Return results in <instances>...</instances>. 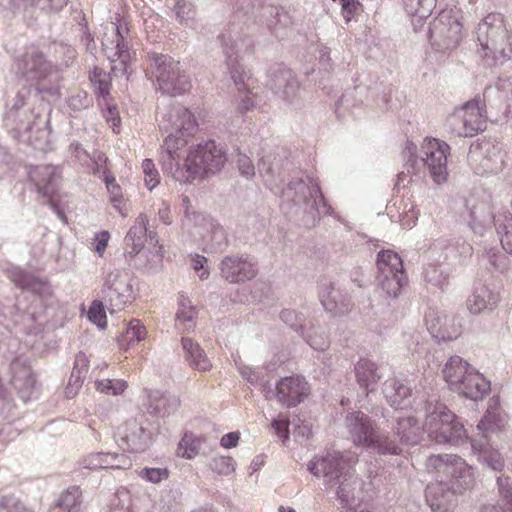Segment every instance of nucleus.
Instances as JSON below:
<instances>
[{"mask_svg":"<svg viewBox=\"0 0 512 512\" xmlns=\"http://www.w3.org/2000/svg\"><path fill=\"white\" fill-rule=\"evenodd\" d=\"M451 147L437 138L427 137L421 145L422 162L434 184L442 186L448 181L447 160Z\"/></svg>","mask_w":512,"mask_h":512,"instance_id":"nucleus-10","label":"nucleus"},{"mask_svg":"<svg viewBox=\"0 0 512 512\" xmlns=\"http://www.w3.org/2000/svg\"><path fill=\"white\" fill-rule=\"evenodd\" d=\"M310 393L309 384L300 376L282 378L276 386V397L287 407L301 403Z\"/></svg>","mask_w":512,"mask_h":512,"instance_id":"nucleus-17","label":"nucleus"},{"mask_svg":"<svg viewBox=\"0 0 512 512\" xmlns=\"http://www.w3.org/2000/svg\"><path fill=\"white\" fill-rule=\"evenodd\" d=\"M289 416L280 413L271 422V428L275 435H277L283 442L289 439Z\"/></svg>","mask_w":512,"mask_h":512,"instance_id":"nucleus-53","label":"nucleus"},{"mask_svg":"<svg viewBox=\"0 0 512 512\" xmlns=\"http://www.w3.org/2000/svg\"><path fill=\"white\" fill-rule=\"evenodd\" d=\"M473 369L461 357L452 356L444 366L443 376L449 387L456 391Z\"/></svg>","mask_w":512,"mask_h":512,"instance_id":"nucleus-28","label":"nucleus"},{"mask_svg":"<svg viewBox=\"0 0 512 512\" xmlns=\"http://www.w3.org/2000/svg\"><path fill=\"white\" fill-rule=\"evenodd\" d=\"M410 388L397 379H389L384 384V395L391 406L402 408L404 400L410 396Z\"/></svg>","mask_w":512,"mask_h":512,"instance_id":"nucleus-32","label":"nucleus"},{"mask_svg":"<svg viewBox=\"0 0 512 512\" xmlns=\"http://www.w3.org/2000/svg\"><path fill=\"white\" fill-rule=\"evenodd\" d=\"M506 423L507 415L501 408L499 397L494 396L490 398L487 411L477 425L479 434L487 440L491 435L502 431Z\"/></svg>","mask_w":512,"mask_h":512,"instance_id":"nucleus-21","label":"nucleus"},{"mask_svg":"<svg viewBox=\"0 0 512 512\" xmlns=\"http://www.w3.org/2000/svg\"><path fill=\"white\" fill-rule=\"evenodd\" d=\"M424 277L427 282L441 289L448 284V275L436 265H429L424 271Z\"/></svg>","mask_w":512,"mask_h":512,"instance_id":"nucleus-51","label":"nucleus"},{"mask_svg":"<svg viewBox=\"0 0 512 512\" xmlns=\"http://www.w3.org/2000/svg\"><path fill=\"white\" fill-rule=\"evenodd\" d=\"M83 463L90 470L128 469L132 466L131 459L124 453H91L85 457Z\"/></svg>","mask_w":512,"mask_h":512,"instance_id":"nucleus-24","label":"nucleus"},{"mask_svg":"<svg viewBox=\"0 0 512 512\" xmlns=\"http://www.w3.org/2000/svg\"><path fill=\"white\" fill-rule=\"evenodd\" d=\"M332 482L329 488L335 490L342 512L354 505H359L360 501L367 497L364 481L352 468L337 475Z\"/></svg>","mask_w":512,"mask_h":512,"instance_id":"nucleus-13","label":"nucleus"},{"mask_svg":"<svg viewBox=\"0 0 512 512\" xmlns=\"http://www.w3.org/2000/svg\"><path fill=\"white\" fill-rule=\"evenodd\" d=\"M178 310L176 313V326L183 327L186 329L193 328L195 326L196 309L191 305V301L188 297L180 295L178 299Z\"/></svg>","mask_w":512,"mask_h":512,"instance_id":"nucleus-37","label":"nucleus"},{"mask_svg":"<svg viewBox=\"0 0 512 512\" xmlns=\"http://www.w3.org/2000/svg\"><path fill=\"white\" fill-rule=\"evenodd\" d=\"M70 151L82 164H86L89 160H93V163L96 165L97 172H100V169L102 168V163H105L107 161V158L102 153L94 155V158L91 159L89 154L86 152V150L82 147V145L79 142L71 143Z\"/></svg>","mask_w":512,"mask_h":512,"instance_id":"nucleus-47","label":"nucleus"},{"mask_svg":"<svg viewBox=\"0 0 512 512\" xmlns=\"http://www.w3.org/2000/svg\"><path fill=\"white\" fill-rule=\"evenodd\" d=\"M406 12L410 15L427 18L436 6V0H402Z\"/></svg>","mask_w":512,"mask_h":512,"instance_id":"nucleus-40","label":"nucleus"},{"mask_svg":"<svg viewBox=\"0 0 512 512\" xmlns=\"http://www.w3.org/2000/svg\"><path fill=\"white\" fill-rule=\"evenodd\" d=\"M111 203L123 217L127 216L128 208L124 200L123 194H116L114 197L111 198Z\"/></svg>","mask_w":512,"mask_h":512,"instance_id":"nucleus-64","label":"nucleus"},{"mask_svg":"<svg viewBox=\"0 0 512 512\" xmlns=\"http://www.w3.org/2000/svg\"><path fill=\"white\" fill-rule=\"evenodd\" d=\"M237 167L240 174L246 179H251L255 176V167L247 155L238 154Z\"/></svg>","mask_w":512,"mask_h":512,"instance_id":"nucleus-57","label":"nucleus"},{"mask_svg":"<svg viewBox=\"0 0 512 512\" xmlns=\"http://www.w3.org/2000/svg\"><path fill=\"white\" fill-rule=\"evenodd\" d=\"M13 69L18 79L31 87L46 78L52 72L53 65L40 49L30 46L15 57Z\"/></svg>","mask_w":512,"mask_h":512,"instance_id":"nucleus-11","label":"nucleus"},{"mask_svg":"<svg viewBox=\"0 0 512 512\" xmlns=\"http://www.w3.org/2000/svg\"><path fill=\"white\" fill-rule=\"evenodd\" d=\"M425 323L430 334L438 341L457 339L462 333L461 319L429 310L425 315Z\"/></svg>","mask_w":512,"mask_h":512,"instance_id":"nucleus-15","label":"nucleus"},{"mask_svg":"<svg viewBox=\"0 0 512 512\" xmlns=\"http://www.w3.org/2000/svg\"><path fill=\"white\" fill-rule=\"evenodd\" d=\"M206 263L207 259L204 256L195 255L192 257V267L197 273H199L201 280L207 279L209 276V271L205 268Z\"/></svg>","mask_w":512,"mask_h":512,"instance_id":"nucleus-60","label":"nucleus"},{"mask_svg":"<svg viewBox=\"0 0 512 512\" xmlns=\"http://www.w3.org/2000/svg\"><path fill=\"white\" fill-rule=\"evenodd\" d=\"M474 453H477L479 460L486 463L494 470H501L504 466L503 459L498 451L493 449L488 443H482L475 439L471 442Z\"/></svg>","mask_w":512,"mask_h":512,"instance_id":"nucleus-33","label":"nucleus"},{"mask_svg":"<svg viewBox=\"0 0 512 512\" xmlns=\"http://www.w3.org/2000/svg\"><path fill=\"white\" fill-rule=\"evenodd\" d=\"M279 161L277 157L271 153L261 157L258 163V170L261 175H267L274 178L275 174L278 173Z\"/></svg>","mask_w":512,"mask_h":512,"instance_id":"nucleus-50","label":"nucleus"},{"mask_svg":"<svg viewBox=\"0 0 512 512\" xmlns=\"http://www.w3.org/2000/svg\"><path fill=\"white\" fill-rule=\"evenodd\" d=\"M0 512H33V510L12 496H3L0 498Z\"/></svg>","mask_w":512,"mask_h":512,"instance_id":"nucleus-55","label":"nucleus"},{"mask_svg":"<svg viewBox=\"0 0 512 512\" xmlns=\"http://www.w3.org/2000/svg\"><path fill=\"white\" fill-rule=\"evenodd\" d=\"M176 20L179 24L189 27H196V9L195 6L188 0H176L173 7Z\"/></svg>","mask_w":512,"mask_h":512,"instance_id":"nucleus-38","label":"nucleus"},{"mask_svg":"<svg viewBox=\"0 0 512 512\" xmlns=\"http://www.w3.org/2000/svg\"><path fill=\"white\" fill-rule=\"evenodd\" d=\"M110 237V233L107 230H103L95 234L93 239L94 250L100 257L104 255Z\"/></svg>","mask_w":512,"mask_h":512,"instance_id":"nucleus-58","label":"nucleus"},{"mask_svg":"<svg viewBox=\"0 0 512 512\" xmlns=\"http://www.w3.org/2000/svg\"><path fill=\"white\" fill-rule=\"evenodd\" d=\"M147 336V329L138 319L129 321L126 330L118 338L121 349L128 350L134 344L143 341Z\"/></svg>","mask_w":512,"mask_h":512,"instance_id":"nucleus-31","label":"nucleus"},{"mask_svg":"<svg viewBox=\"0 0 512 512\" xmlns=\"http://www.w3.org/2000/svg\"><path fill=\"white\" fill-rule=\"evenodd\" d=\"M490 381L475 368L466 376L459 388V394L471 400H480L490 391Z\"/></svg>","mask_w":512,"mask_h":512,"instance_id":"nucleus-27","label":"nucleus"},{"mask_svg":"<svg viewBox=\"0 0 512 512\" xmlns=\"http://www.w3.org/2000/svg\"><path fill=\"white\" fill-rule=\"evenodd\" d=\"M473 41L484 66H502L512 56V34L499 13H489L475 27Z\"/></svg>","mask_w":512,"mask_h":512,"instance_id":"nucleus-4","label":"nucleus"},{"mask_svg":"<svg viewBox=\"0 0 512 512\" xmlns=\"http://www.w3.org/2000/svg\"><path fill=\"white\" fill-rule=\"evenodd\" d=\"M428 466L437 472L451 476V489L442 482L431 483L426 488V500L433 512H452L456 507V494L473 488V468L462 458L454 455H432Z\"/></svg>","mask_w":512,"mask_h":512,"instance_id":"nucleus-2","label":"nucleus"},{"mask_svg":"<svg viewBox=\"0 0 512 512\" xmlns=\"http://www.w3.org/2000/svg\"><path fill=\"white\" fill-rule=\"evenodd\" d=\"M159 127L167 133L160 152L162 167L171 173L175 180L182 182L183 171L179 167L178 150L186 145L187 137L196 131L197 121L185 106L174 104L162 113Z\"/></svg>","mask_w":512,"mask_h":512,"instance_id":"nucleus-3","label":"nucleus"},{"mask_svg":"<svg viewBox=\"0 0 512 512\" xmlns=\"http://www.w3.org/2000/svg\"><path fill=\"white\" fill-rule=\"evenodd\" d=\"M332 293H333V290L332 291H324L321 293L320 297H321L322 305L325 308V310L336 314L338 312L337 303L335 300V296L331 295Z\"/></svg>","mask_w":512,"mask_h":512,"instance_id":"nucleus-61","label":"nucleus"},{"mask_svg":"<svg viewBox=\"0 0 512 512\" xmlns=\"http://www.w3.org/2000/svg\"><path fill=\"white\" fill-rule=\"evenodd\" d=\"M403 158L405 160V169L408 173L416 174L419 164L417 156V147L412 142H407L403 151Z\"/></svg>","mask_w":512,"mask_h":512,"instance_id":"nucleus-54","label":"nucleus"},{"mask_svg":"<svg viewBox=\"0 0 512 512\" xmlns=\"http://www.w3.org/2000/svg\"><path fill=\"white\" fill-rule=\"evenodd\" d=\"M139 477L142 479L151 482L153 484H158L162 480L168 479L170 472L167 468H149L145 467L138 473Z\"/></svg>","mask_w":512,"mask_h":512,"instance_id":"nucleus-52","label":"nucleus"},{"mask_svg":"<svg viewBox=\"0 0 512 512\" xmlns=\"http://www.w3.org/2000/svg\"><path fill=\"white\" fill-rule=\"evenodd\" d=\"M95 92L104 100L110 95V76L101 68L95 67L90 74Z\"/></svg>","mask_w":512,"mask_h":512,"instance_id":"nucleus-44","label":"nucleus"},{"mask_svg":"<svg viewBox=\"0 0 512 512\" xmlns=\"http://www.w3.org/2000/svg\"><path fill=\"white\" fill-rule=\"evenodd\" d=\"M428 411L422 428L412 416L398 417L396 434L400 437L399 444H395L388 437L381 438L373 428L370 418L361 411L348 415L346 425L355 444L372 447L381 454L399 455L404 446L417 444L423 433H427L437 443H457L466 436L463 424L457 421L456 416L445 405L436 404Z\"/></svg>","mask_w":512,"mask_h":512,"instance_id":"nucleus-1","label":"nucleus"},{"mask_svg":"<svg viewBox=\"0 0 512 512\" xmlns=\"http://www.w3.org/2000/svg\"><path fill=\"white\" fill-rule=\"evenodd\" d=\"M355 375L358 384L367 391H373L381 379L376 364L369 359H360L356 363Z\"/></svg>","mask_w":512,"mask_h":512,"instance_id":"nucleus-29","label":"nucleus"},{"mask_svg":"<svg viewBox=\"0 0 512 512\" xmlns=\"http://www.w3.org/2000/svg\"><path fill=\"white\" fill-rule=\"evenodd\" d=\"M226 162V156L223 150L218 147L215 141L199 143L190 151L186 160V174H183L182 182H188L202 177L204 174L216 173L220 171Z\"/></svg>","mask_w":512,"mask_h":512,"instance_id":"nucleus-8","label":"nucleus"},{"mask_svg":"<svg viewBox=\"0 0 512 512\" xmlns=\"http://www.w3.org/2000/svg\"><path fill=\"white\" fill-rule=\"evenodd\" d=\"M500 300V292L494 286L477 283L472 294L466 299V308L471 314L478 315L485 311L494 310Z\"/></svg>","mask_w":512,"mask_h":512,"instance_id":"nucleus-18","label":"nucleus"},{"mask_svg":"<svg viewBox=\"0 0 512 512\" xmlns=\"http://www.w3.org/2000/svg\"><path fill=\"white\" fill-rule=\"evenodd\" d=\"M377 266L381 275L405 273L401 257L391 250L379 252Z\"/></svg>","mask_w":512,"mask_h":512,"instance_id":"nucleus-34","label":"nucleus"},{"mask_svg":"<svg viewBox=\"0 0 512 512\" xmlns=\"http://www.w3.org/2000/svg\"><path fill=\"white\" fill-rule=\"evenodd\" d=\"M29 178L37 192H56L61 180V171L52 165H39L30 169Z\"/></svg>","mask_w":512,"mask_h":512,"instance_id":"nucleus-23","label":"nucleus"},{"mask_svg":"<svg viewBox=\"0 0 512 512\" xmlns=\"http://www.w3.org/2000/svg\"><path fill=\"white\" fill-rule=\"evenodd\" d=\"M300 175L294 177L288 182V189L295 192H321L319 182L308 175L299 173Z\"/></svg>","mask_w":512,"mask_h":512,"instance_id":"nucleus-45","label":"nucleus"},{"mask_svg":"<svg viewBox=\"0 0 512 512\" xmlns=\"http://www.w3.org/2000/svg\"><path fill=\"white\" fill-rule=\"evenodd\" d=\"M359 2L357 0H345L341 3V12L346 21H350L354 16Z\"/></svg>","mask_w":512,"mask_h":512,"instance_id":"nucleus-62","label":"nucleus"},{"mask_svg":"<svg viewBox=\"0 0 512 512\" xmlns=\"http://www.w3.org/2000/svg\"><path fill=\"white\" fill-rule=\"evenodd\" d=\"M114 437L119 446L129 452L143 451L148 444V434L136 420L130 419L116 428Z\"/></svg>","mask_w":512,"mask_h":512,"instance_id":"nucleus-16","label":"nucleus"},{"mask_svg":"<svg viewBox=\"0 0 512 512\" xmlns=\"http://www.w3.org/2000/svg\"><path fill=\"white\" fill-rule=\"evenodd\" d=\"M209 468L218 476H230L236 470V461L231 456H215L209 462Z\"/></svg>","mask_w":512,"mask_h":512,"instance_id":"nucleus-42","label":"nucleus"},{"mask_svg":"<svg viewBox=\"0 0 512 512\" xmlns=\"http://www.w3.org/2000/svg\"><path fill=\"white\" fill-rule=\"evenodd\" d=\"M15 5H23L26 7H34L43 12H58L68 2V0H11Z\"/></svg>","mask_w":512,"mask_h":512,"instance_id":"nucleus-41","label":"nucleus"},{"mask_svg":"<svg viewBox=\"0 0 512 512\" xmlns=\"http://www.w3.org/2000/svg\"><path fill=\"white\" fill-rule=\"evenodd\" d=\"M433 44L440 49H454L462 39V24L450 12H441L428 30Z\"/></svg>","mask_w":512,"mask_h":512,"instance_id":"nucleus-14","label":"nucleus"},{"mask_svg":"<svg viewBox=\"0 0 512 512\" xmlns=\"http://www.w3.org/2000/svg\"><path fill=\"white\" fill-rule=\"evenodd\" d=\"M128 388V383L122 379H101L95 381V389L102 394L119 396Z\"/></svg>","mask_w":512,"mask_h":512,"instance_id":"nucleus-43","label":"nucleus"},{"mask_svg":"<svg viewBox=\"0 0 512 512\" xmlns=\"http://www.w3.org/2000/svg\"><path fill=\"white\" fill-rule=\"evenodd\" d=\"M269 14L271 18L267 19V25L271 29L282 22V18L286 17L282 8L276 6H268L265 8V15Z\"/></svg>","mask_w":512,"mask_h":512,"instance_id":"nucleus-59","label":"nucleus"},{"mask_svg":"<svg viewBox=\"0 0 512 512\" xmlns=\"http://www.w3.org/2000/svg\"><path fill=\"white\" fill-rule=\"evenodd\" d=\"M223 277L231 283L245 281L256 275L253 263L242 258L226 257L221 264Z\"/></svg>","mask_w":512,"mask_h":512,"instance_id":"nucleus-25","label":"nucleus"},{"mask_svg":"<svg viewBox=\"0 0 512 512\" xmlns=\"http://www.w3.org/2000/svg\"><path fill=\"white\" fill-rule=\"evenodd\" d=\"M240 440V432H230L222 436L220 440L221 447L225 449H231L238 445Z\"/></svg>","mask_w":512,"mask_h":512,"instance_id":"nucleus-63","label":"nucleus"},{"mask_svg":"<svg viewBox=\"0 0 512 512\" xmlns=\"http://www.w3.org/2000/svg\"><path fill=\"white\" fill-rule=\"evenodd\" d=\"M351 467L347 466L343 456L339 453L328 454L325 457L313 459L309 465V471L316 477L328 478L327 484L330 486L337 475L346 472Z\"/></svg>","mask_w":512,"mask_h":512,"instance_id":"nucleus-22","label":"nucleus"},{"mask_svg":"<svg viewBox=\"0 0 512 512\" xmlns=\"http://www.w3.org/2000/svg\"><path fill=\"white\" fill-rule=\"evenodd\" d=\"M495 226L500 235V241L503 248L512 254V218H507L506 222H502L500 217L495 219Z\"/></svg>","mask_w":512,"mask_h":512,"instance_id":"nucleus-48","label":"nucleus"},{"mask_svg":"<svg viewBox=\"0 0 512 512\" xmlns=\"http://www.w3.org/2000/svg\"><path fill=\"white\" fill-rule=\"evenodd\" d=\"M128 37L129 29L126 24L108 22L103 26L102 50L109 59L115 76L127 73L131 59Z\"/></svg>","mask_w":512,"mask_h":512,"instance_id":"nucleus-7","label":"nucleus"},{"mask_svg":"<svg viewBox=\"0 0 512 512\" xmlns=\"http://www.w3.org/2000/svg\"><path fill=\"white\" fill-rule=\"evenodd\" d=\"M267 85L275 95L287 103L293 102L299 90L298 80L292 70L286 67L273 70Z\"/></svg>","mask_w":512,"mask_h":512,"instance_id":"nucleus-19","label":"nucleus"},{"mask_svg":"<svg viewBox=\"0 0 512 512\" xmlns=\"http://www.w3.org/2000/svg\"><path fill=\"white\" fill-rule=\"evenodd\" d=\"M382 276V288L386 291V293L389 296L396 297L401 292L402 287L406 284L405 273L388 274Z\"/></svg>","mask_w":512,"mask_h":512,"instance_id":"nucleus-46","label":"nucleus"},{"mask_svg":"<svg viewBox=\"0 0 512 512\" xmlns=\"http://www.w3.org/2000/svg\"><path fill=\"white\" fill-rule=\"evenodd\" d=\"M493 94L500 92L494 88H486L483 98L476 96L472 100L466 102L458 112L461 118L462 126L454 128V132L459 137H472L485 130L488 114L486 110V101L490 99Z\"/></svg>","mask_w":512,"mask_h":512,"instance_id":"nucleus-9","label":"nucleus"},{"mask_svg":"<svg viewBox=\"0 0 512 512\" xmlns=\"http://www.w3.org/2000/svg\"><path fill=\"white\" fill-rule=\"evenodd\" d=\"M148 77L156 83V88L169 96H178L190 87L189 76L182 69L180 62L165 54L153 53L147 67Z\"/></svg>","mask_w":512,"mask_h":512,"instance_id":"nucleus-5","label":"nucleus"},{"mask_svg":"<svg viewBox=\"0 0 512 512\" xmlns=\"http://www.w3.org/2000/svg\"><path fill=\"white\" fill-rule=\"evenodd\" d=\"M132 276L128 272L114 270L107 276L105 286L109 290V298L116 301V306H123L134 299Z\"/></svg>","mask_w":512,"mask_h":512,"instance_id":"nucleus-20","label":"nucleus"},{"mask_svg":"<svg viewBox=\"0 0 512 512\" xmlns=\"http://www.w3.org/2000/svg\"><path fill=\"white\" fill-rule=\"evenodd\" d=\"M182 346L186 352V359L192 367L200 371H208L212 367L211 362L206 357L205 352L190 338H182Z\"/></svg>","mask_w":512,"mask_h":512,"instance_id":"nucleus-30","label":"nucleus"},{"mask_svg":"<svg viewBox=\"0 0 512 512\" xmlns=\"http://www.w3.org/2000/svg\"><path fill=\"white\" fill-rule=\"evenodd\" d=\"M505 155L500 143L485 140L470 147L468 158L474 165L476 174L490 175L502 171Z\"/></svg>","mask_w":512,"mask_h":512,"instance_id":"nucleus-12","label":"nucleus"},{"mask_svg":"<svg viewBox=\"0 0 512 512\" xmlns=\"http://www.w3.org/2000/svg\"><path fill=\"white\" fill-rule=\"evenodd\" d=\"M205 438L186 432L177 447V455L185 459H194L200 452Z\"/></svg>","mask_w":512,"mask_h":512,"instance_id":"nucleus-36","label":"nucleus"},{"mask_svg":"<svg viewBox=\"0 0 512 512\" xmlns=\"http://www.w3.org/2000/svg\"><path fill=\"white\" fill-rule=\"evenodd\" d=\"M148 218L140 214L135 224L129 229L124 239V253L130 257L136 256L144 247L146 240Z\"/></svg>","mask_w":512,"mask_h":512,"instance_id":"nucleus-26","label":"nucleus"},{"mask_svg":"<svg viewBox=\"0 0 512 512\" xmlns=\"http://www.w3.org/2000/svg\"><path fill=\"white\" fill-rule=\"evenodd\" d=\"M220 39L230 77L238 88L239 93L243 94L238 104V110L241 113L247 112L254 107L255 102L252 97V92L245 84L247 74L242 65H240L239 59L250 51L252 40L249 37L234 39L226 35H222Z\"/></svg>","mask_w":512,"mask_h":512,"instance_id":"nucleus-6","label":"nucleus"},{"mask_svg":"<svg viewBox=\"0 0 512 512\" xmlns=\"http://www.w3.org/2000/svg\"><path fill=\"white\" fill-rule=\"evenodd\" d=\"M87 316L88 319L94 324H96L99 328H106L107 316L104 309V305L100 300L92 301Z\"/></svg>","mask_w":512,"mask_h":512,"instance_id":"nucleus-49","label":"nucleus"},{"mask_svg":"<svg viewBox=\"0 0 512 512\" xmlns=\"http://www.w3.org/2000/svg\"><path fill=\"white\" fill-rule=\"evenodd\" d=\"M497 482L500 496L506 506V510L496 505H485L482 507L481 512H512V485L509 482V478L499 477Z\"/></svg>","mask_w":512,"mask_h":512,"instance_id":"nucleus-39","label":"nucleus"},{"mask_svg":"<svg viewBox=\"0 0 512 512\" xmlns=\"http://www.w3.org/2000/svg\"><path fill=\"white\" fill-rule=\"evenodd\" d=\"M81 491L73 486L64 491L49 512H75L80 504Z\"/></svg>","mask_w":512,"mask_h":512,"instance_id":"nucleus-35","label":"nucleus"},{"mask_svg":"<svg viewBox=\"0 0 512 512\" xmlns=\"http://www.w3.org/2000/svg\"><path fill=\"white\" fill-rule=\"evenodd\" d=\"M29 94L30 88L24 84L23 88L18 91L16 97L14 98L12 107L7 113L6 121L8 124L10 120H15L17 111L24 106L25 100Z\"/></svg>","mask_w":512,"mask_h":512,"instance_id":"nucleus-56","label":"nucleus"}]
</instances>
